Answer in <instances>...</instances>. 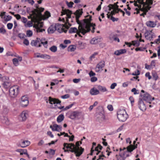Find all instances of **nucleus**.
<instances>
[{
	"mask_svg": "<svg viewBox=\"0 0 160 160\" xmlns=\"http://www.w3.org/2000/svg\"><path fill=\"white\" fill-rule=\"evenodd\" d=\"M137 145H130L127 148H124L123 149L120 148L119 155L122 158V160H125L126 158L131 156L132 154V152L137 148Z\"/></svg>",
	"mask_w": 160,
	"mask_h": 160,
	"instance_id": "f03ea898",
	"label": "nucleus"
},
{
	"mask_svg": "<svg viewBox=\"0 0 160 160\" xmlns=\"http://www.w3.org/2000/svg\"><path fill=\"white\" fill-rule=\"evenodd\" d=\"M99 114L101 116V118L104 119L105 118V116L104 115V112L103 110H102L101 112L99 113Z\"/></svg>",
	"mask_w": 160,
	"mask_h": 160,
	"instance_id": "864d4df0",
	"label": "nucleus"
},
{
	"mask_svg": "<svg viewBox=\"0 0 160 160\" xmlns=\"http://www.w3.org/2000/svg\"><path fill=\"white\" fill-rule=\"evenodd\" d=\"M100 39L98 38H93L90 41V43L92 44H96L100 42Z\"/></svg>",
	"mask_w": 160,
	"mask_h": 160,
	"instance_id": "a878e982",
	"label": "nucleus"
},
{
	"mask_svg": "<svg viewBox=\"0 0 160 160\" xmlns=\"http://www.w3.org/2000/svg\"><path fill=\"white\" fill-rule=\"evenodd\" d=\"M140 96L142 100L150 104L151 103V102L155 99L154 97L152 98L151 96L149 94L143 90H141Z\"/></svg>",
	"mask_w": 160,
	"mask_h": 160,
	"instance_id": "20e7f679",
	"label": "nucleus"
},
{
	"mask_svg": "<svg viewBox=\"0 0 160 160\" xmlns=\"http://www.w3.org/2000/svg\"><path fill=\"white\" fill-rule=\"evenodd\" d=\"M90 93L92 95H96L99 93V90L93 87L90 89Z\"/></svg>",
	"mask_w": 160,
	"mask_h": 160,
	"instance_id": "412c9836",
	"label": "nucleus"
},
{
	"mask_svg": "<svg viewBox=\"0 0 160 160\" xmlns=\"http://www.w3.org/2000/svg\"><path fill=\"white\" fill-rule=\"evenodd\" d=\"M18 37L21 39H24L25 38V37H26L24 34L22 33H20L18 34Z\"/></svg>",
	"mask_w": 160,
	"mask_h": 160,
	"instance_id": "49530a36",
	"label": "nucleus"
},
{
	"mask_svg": "<svg viewBox=\"0 0 160 160\" xmlns=\"http://www.w3.org/2000/svg\"><path fill=\"white\" fill-rule=\"evenodd\" d=\"M110 19L112 21V22H114L115 21H117L119 19L118 18H115L114 17H113V16H111V18H110Z\"/></svg>",
	"mask_w": 160,
	"mask_h": 160,
	"instance_id": "13d9d810",
	"label": "nucleus"
},
{
	"mask_svg": "<svg viewBox=\"0 0 160 160\" xmlns=\"http://www.w3.org/2000/svg\"><path fill=\"white\" fill-rule=\"evenodd\" d=\"M41 44H42L44 46V47L47 48L48 46V42L47 41H46L44 42H43L41 41Z\"/></svg>",
	"mask_w": 160,
	"mask_h": 160,
	"instance_id": "338daca9",
	"label": "nucleus"
},
{
	"mask_svg": "<svg viewBox=\"0 0 160 160\" xmlns=\"http://www.w3.org/2000/svg\"><path fill=\"white\" fill-rule=\"evenodd\" d=\"M132 106H133L134 102V99L132 96H130L129 98Z\"/></svg>",
	"mask_w": 160,
	"mask_h": 160,
	"instance_id": "3c124183",
	"label": "nucleus"
},
{
	"mask_svg": "<svg viewBox=\"0 0 160 160\" xmlns=\"http://www.w3.org/2000/svg\"><path fill=\"white\" fill-rule=\"evenodd\" d=\"M151 8V6L149 5H146L142 7V6L139 7L140 10L143 12L144 15H146L147 12Z\"/></svg>",
	"mask_w": 160,
	"mask_h": 160,
	"instance_id": "4468645a",
	"label": "nucleus"
},
{
	"mask_svg": "<svg viewBox=\"0 0 160 160\" xmlns=\"http://www.w3.org/2000/svg\"><path fill=\"white\" fill-rule=\"evenodd\" d=\"M58 125L54 124L50 126V128L52 129L53 131H57L58 132H60V130L58 129Z\"/></svg>",
	"mask_w": 160,
	"mask_h": 160,
	"instance_id": "cd10ccee",
	"label": "nucleus"
},
{
	"mask_svg": "<svg viewBox=\"0 0 160 160\" xmlns=\"http://www.w3.org/2000/svg\"><path fill=\"white\" fill-rule=\"evenodd\" d=\"M107 108L110 111H112L113 110L112 106L111 105H109L107 106Z\"/></svg>",
	"mask_w": 160,
	"mask_h": 160,
	"instance_id": "774afa93",
	"label": "nucleus"
},
{
	"mask_svg": "<svg viewBox=\"0 0 160 160\" xmlns=\"http://www.w3.org/2000/svg\"><path fill=\"white\" fill-rule=\"evenodd\" d=\"M66 2L67 5L69 8H72V7L73 5L74 4L73 2H68V1H66Z\"/></svg>",
	"mask_w": 160,
	"mask_h": 160,
	"instance_id": "37998d69",
	"label": "nucleus"
},
{
	"mask_svg": "<svg viewBox=\"0 0 160 160\" xmlns=\"http://www.w3.org/2000/svg\"><path fill=\"white\" fill-rule=\"evenodd\" d=\"M35 7L36 9H34L31 11L32 13L30 15L32 18L34 19H36L39 15H42L41 12L43 11L44 8H39V5L38 4L35 5Z\"/></svg>",
	"mask_w": 160,
	"mask_h": 160,
	"instance_id": "7ed1b4c3",
	"label": "nucleus"
},
{
	"mask_svg": "<svg viewBox=\"0 0 160 160\" xmlns=\"http://www.w3.org/2000/svg\"><path fill=\"white\" fill-rule=\"evenodd\" d=\"M41 58L49 59H50V56L46 54H41Z\"/></svg>",
	"mask_w": 160,
	"mask_h": 160,
	"instance_id": "58836bf2",
	"label": "nucleus"
},
{
	"mask_svg": "<svg viewBox=\"0 0 160 160\" xmlns=\"http://www.w3.org/2000/svg\"><path fill=\"white\" fill-rule=\"evenodd\" d=\"M2 85L4 88H8L10 86L11 84L10 82L9 81L3 82Z\"/></svg>",
	"mask_w": 160,
	"mask_h": 160,
	"instance_id": "c9c22d12",
	"label": "nucleus"
},
{
	"mask_svg": "<svg viewBox=\"0 0 160 160\" xmlns=\"http://www.w3.org/2000/svg\"><path fill=\"white\" fill-rule=\"evenodd\" d=\"M64 117L63 114H61L59 115L57 118V121L58 122L60 123L64 119Z\"/></svg>",
	"mask_w": 160,
	"mask_h": 160,
	"instance_id": "c85d7f7f",
	"label": "nucleus"
},
{
	"mask_svg": "<svg viewBox=\"0 0 160 160\" xmlns=\"http://www.w3.org/2000/svg\"><path fill=\"white\" fill-rule=\"evenodd\" d=\"M61 28V25L59 24H56L55 25H52L48 29V33L49 34L53 33L56 30L61 32H60Z\"/></svg>",
	"mask_w": 160,
	"mask_h": 160,
	"instance_id": "0eeeda50",
	"label": "nucleus"
},
{
	"mask_svg": "<svg viewBox=\"0 0 160 160\" xmlns=\"http://www.w3.org/2000/svg\"><path fill=\"white\" fill-rule=\"evenodd\" d=\"M83 13L82 9H78L77 10L74 14L76 16V19L77 23L79 25L78 29L76 28L73 27L71 28L69 30L68 32L69 33H77L79 37H82L80 33H81L83 35H84L85 33L90 30L89 29H87V26L88 24L87 23L85 20H82L80 21L79 18L82 15Z\"/></svg>",
	"mask_w": 160,
	"mask_h": 160,
	"instance_id": "f257e3e1",
	"label": "nucleus"
},
{
	"mask_svg": "<svg viewBox=\"0 0 160 160\" xmlns=\"http://www.w3.org/2000/svg\"><path fill=\"white\" fill-rule=\"evenodd\" d=\"M128 115L125 109L119 110L117 112V118L122 122L125 121L128 118Z\"/></svg>",
	"mask_w": 160,
	"mask_h": 160,
	"instance_id": "39448f33",
	"label": "nucleus"
},
{
	"mask_svg": "<svg viewBox=\"0 0 160 160\" xmlns=\"http://www.w3.org/2000/svg\"><path fill=\"white\" fill-rule=\"evenodd\" d=\"M97 88L99 91L102 92H104L107 91V89L105 87L102 86L101 85L98 86Z\"/></svg>",
	"mask_w": 160,
	"mask_h": 160,
	"instance_id": "2f4dec72",
	"label": "nucleus"
},
{
	"mask_svg": "<svg viewBox=\"0 0 160 160\" xmlns=\"http://www.w3.org/2000/svg\"><path fill=\"white\" fill-rule=\"evenodd\" d=\"M138 107L142 111H144L146 110V106L144 103L143 100L141 98H140L138 101Z\"/></svg>",
	"mask_w": 160,
	"mask_h": 160,
	"instance_id": "f3484780",
	"label": "nucleus"
},
{
	"mask_svg": "<svg viewBox=\"0 0 160 160\" xmlns=\"http://www.w3.org/2000/svg\"><path fill=\"white\" fill-rule=\"evenodd\" d=\"M29 104L28 98L26 96H22L21 98L20 104L22 107H25L28 106Z\"/></svg>",
	"mask_w": 160,
	"mask_h": 160,
	"instance_id": "9d476101",
	"label": "nucleus"
},
{
	"mask_svg": "<svg viewBox=\"0 0 160 160\" xmlns=\"http://www.w3.org/2000/svg\"><path fill=\"white\" fill-rule=\"evenodd\" d=\"M152 79L155 81H157L159 77L157 73L155 72H153L152 73Z\"/></svg>",
	"mask_w": 160,
	"mask_h": 160,
	"instance_id": "7c9ffc66",
	"label": "nucleus"
},
{
	"mask_svg": "<svg viewBox=\"0 0 160 160\" xmlns=\"http://www.w3.org/2000/svg\"><path fill=\"white\" fill-rule=\"evenodd\" d=\"M12 62L13 64L15 66H17L18 65V59L14 58L12 59Z\"/></svg>",
	"mask_w": 160,
	"mask_h": 160,
	"instance_id": "79ce46f5",
	"label": "nucleus"
},
{
	"mask_svg": "<svg viewBox=\"0 0 160 160\" xmlns=\"http://www.w3.org/2000/svg\"><path fill=\"white\" fill-rule=\"evenodd\" d=\"M26 35L27 37H31L32 35V32L31 30H28L26 31Z\"/></svg>",
	"mask_w": 160,
	"mask_h": 160,
	"instance_id": "a19ab883",
	"label": "nucleus"
},
{
	"mask_svg": "<svg viewBox=\"0 0 160 160\" xmlns=\"http://www.w3.org/2000/svg\"><path fill=\"white\" fill-rule=\"evenodd\" d=\"M43 27V24L42 23H39L37 25H35L33 26V28H35L34 31L37 32H41L45 31V30L44 29H41V28Z\"/></svg>",
	"mask_w": 160,
	"mask_h": 160,
	"instance_id": "ddd939ff",
	"label": "nucleus"
},
{
	"mask_svg": "<svg viewBox=\"0 0 160 160\" xmlns=\"http://www.w3.org/2000/svg\"><path fill=\"white\" fill-rule=\"evenodd\" d=\"M50 50L53 52H55L57 50V47L55 46H53L50 48Z\"/></svg>",
	"mask_w": 160,
	"mask_h": 160,
	"instance_id": "a18cd8bd",
	"label": "nucleus"
},
{
	"mask_svg": "<svg viewBox=\"0 0 160 160\" xmlns=\"http://www.w3.org/2000/svg\"><path fill=\"white\" fill-rule=\"evenodd\" d=\"M23 43L26 46H28L29 44V41L28 39H24L23 42Z\"/></svg>",
	"mask_w": 160,
	"mask_h": 160,
	"instance_id": "e2e57ef3",
	"label": "nucleus"
},
{
	"mask_svg": "<svg viewBox=\"0 0 160 160\" xmlns=\"http://www.w3.org/2000/svg\"><path fill=\"white\" fill-rule=\"evenodd\" d=\"M132 45L135 47H138L140 44L138 40H135L132 41Z\"/></svg>",
	"mask_w": 160,
	"mask_h": 160,
	"instance_id": "e433bc0d",
	"label": "nucleus"
},
{
	"mask_svg": "<svg viewBox=\"0 0 160 160\" xmlns=\"http://www.w3.org/2000/svg\"><path fill=\"white\" fill-rule=\"evenodd\" d=\"M28 116V114L27 112L26 111H23L21 113L19 117V119L22 121H25L26 120Z\"/></svg>",
	"mask_w": 160,
	"mask_h": 160,
	"instance_id": "dca6fc26",
	"label": "nucleus"
},
{
	"mask_svg": "<svg viewBox=\"0 0 160 160\" xmlns=\"http://www.w3.org/2000/svg\"><path fill=\"white\" fill-rule=\"evenodd\" d=\"M126 52L127 50L126 49H121L115 51L114 54L117 56H119L120 54L125 53Z\"/></svg>",
	"mask_w": 160,
	"mask_h": 160,
	"instance_id": "b1692460",
	"label": "nucleus"
},
{
	"mask_svg": "<svg viewBox=\"0 0 160 160\" xmlns=\"http://www.w3.org/2000/svg\"><path fill=\"white\" fill-rule=\"evenodd\" d=\"M13 25L12 23H9L7 24V28L8 29H11L13 27Z\"/></svg>",
	"mask_w": 160,
	"mask_h": 160,
	"instance_id": "5fc2aeb1",
	"label": "nucleus"
},
{
	"mask_svg": "<svg viewBox=\"0 0 160 160\" xmlns=\"http://www.w3.org/2000/svg\"><path fill=\"white\" fill-rule=\"evenodd\" d=\"M154 0H146V3L148 5L151 6L153 4Z\"/></svg>",
	"mask_w": 160,
	"mask_h": 160,
	"instance_id": "603ef678",
	"label": "nucleus"
},
{
	"mask_svg": "<svg viewBox=\"0 0 160 160\" xmlns=\"http://www.w3.org/2000/svg\"><path fill=\"white\" fill-rule=\"evenodd\" d=\"M50 152L49 153V154L50 155H53L55 154V152L56 150H54L52 149H50Z\"/></svg>",
	"mask_w": 160,
	"mask_h": 160,
	"instance_id": "052dcab7",
	"label": "nucleus"
},
{
	"mask_svg": "<svg viewBox=\"0 0 160 160\" xmlns=\"http://www.w3.org/2000/svg\"><path fill=\"white\" fill-rule=\"evenodd\" d=\"M30 144V142L28 140H21L20 142V146L22 148L26 147Z\"/></svg>",
	"mask_w": 160,
	"mask_h": 160,
	"instance_id": "aec40b11",
	"label": "nucleus"
},
{
	"mask_svg": "<svg viewBox=\"0 0 160 160\" xmlns=\"http://www.w3.org/2000/svg\"><path fill=\"white\" fill-rule=\"evenodd\" d=\"M146 24L148 27L153 28L155 27L156 24L154 22L152 21H148L147 22Z\"/></svg>",
	"mask_w": 160,
	"mask_h": 160,
	"instance_id": "bb28decb",
	"label": "nucleus"
},
{
	"mask_svg": "<svg viewBox=\"0 0 160 160\" xmlns=\"http://www.w3.org/2000/svg\"><path fill=\"white\" fill-rule=\"evenodd\" d=\"M89 17V18H86L83 19V20H85V21L88 24V25L87 26V29H90V30L88 32H89L91 30L90 27H92V30L91 32L92 33H94V29H95V28L94 27L96 26L95 24H93L91 22V21L92 20V16L90 15H88L87 16V17Z\"/></svg>",
	"mask_w": 160,
	"mask_h": 160,
	"instance_id": "1a4fd4ad",
	"label": "nucleus"
},
{
	"mask_svg": "<svg viewBox=\"0 0 160 160\" xmlns=\"http://www.w3.org/2000/svg\"><path fill=\"white\" fill-rule=\"evenodd\" d=\"M145 49V48H142L141 47H140L137 48H136L135 50L136 51H143Z\"/></svg>",
	"mask_w": 160,
	"mask_h": 160,
	"instance_id": "680f3d73",
	"label": "nucleus"
},
{
	"mask_svg": "<svg viewBox=\"0 0 160 160\" xmlns=\"http://www.w3.org/2000/svg\"><path fill=\"white\" fill-rule=\"evenodd\" d=\"M76 146L74 145V147H72V149L76 150L77 151L75 153L76 157H79L82 153L84 149L82 147H79V142H77L76 143Z\"/></svg>",
	"mask_w": 160,
	"mask_h": 160,
	"instance_id": "6e6552de",
	"label": "nucleus"
},
{
	"mask_svg": "<svg viewBox=\"0 0 160 160\" xmlns=\"http://www.w3.org/2000/svg\"><path fill=\"white\" fill-rule=\"evenodd\" d=\"M150 35V33L148 32H145V38L147 39H149L150 41H152V39L155 37V35L154 34H152L151 35V36H149Z\"/></svg>",
	"mask_w": 160,
	"mask_h": 160,
	"instance_id": "4be33fe9",
	"label": "nucleus"
},
{
	"mask_svg": "<svg viewBox=\"0 0 160 160\" xmlns=\"http://www.w3.org/2000/svg\"><path fill=\"white\" fill-rule=\"evenodd\" d=\"M73 105V104H70V105L67 106L65 108H64L63 109V111H65L66 110L70 108H71Z\"/></svg>",
	"mask_w": 160,
	"mask_h": 160,
	"instance_id": "bf43d9fd",
	"label": "nucleus"
},
{
	"mask_svg": "<svg viewBox=\"0 0 160 160\" xmlns=\"http://www.w3.org/2000/svg\"><path fill=\"white\" fill-rule=\"evenodd\" d=\"M72 13V12L69 9H64L63 10L62 14L63 15L66 14L67 15V21H68V18H71V15Z\"/></svg>",
	"mask_w": 160,
	"mask_h": 160,
	"instance_id": "6ab92c4d",
	"label": "nucleus"
},
{
	"mask_svg": "<svg viewBox=\"0 0 160 160\" xmlns=\"http://www.w3.org/2000/svg\"><path fill=\"white\" fill-rule=\"evenodd\" d=\"M65 152H70L72 153H74L75 154L77 153V151L76 150L72 149V147L71 149H65L64 151Z\"/></svg>",
	"mask_w": 160,
	"mask_h": 160,
	"instance_id": "ea45409f",
	"label": "nucleus"
},
{
	"mask_svg": "<svg viewBox=\"0 0 160 160\" xmlns=\"http://www.w3.org/2000/svg\"><path fill=\"white\" fill-rule=\"evenodd\" d=\"M105 65V62L104 61H101L98 63L97 65L96 71V72H98L100 71V69H101L104 67Z\"/></svg>",
	"mask_w": 160,
	"mask_h": 160,
	"instance_id": "a211bd4d",
	"label": "nucleus"
},
{
	"mask_svg": "<svg viewBox=\"0 0 160 160\" xmlns=\"http://www.w3.org/2000/svg\"><path fill=\"white\" fill-rule=\"evenodd\" d=\"M76 49V47L75 46L71 45L68 47V51L73 52Z\"/></svg>",
	"mask_w": 160,
	"mask_h": 160,
	"instance_id": "473e14b6",
	"label": "nucleus"
},
{
	"mask_svg": "<svg viewBox=\"0 0 160 160\" xmlns=\"http://www.w3.org/2000/svg\"><path fill=\"white\" fill-rule=\"evenodd\" d=\"M145 76L146 77L148 78L149 80H150L152 78V77L150 75V73L149 72H146L145 74Z\"/></svg>",
	"mask_w": 160,
	"mask_h": 160,
	"instance_id": "6e6d98bb",
	"label": "nucleus"
},
{
	"mask_svg": "<svg viewBox=\"0 0 160 160\" xmlns=\"http://www.w3.org/2000/svg\"><path fill=\"white\" fill-rule=\"evenodd\" d=\"M41 40L39 38H37L36 40H32L31 45L32 46H35L36 47H40L42 45L41 44Z\"/></svg>",
	"mask_w": 160,
	"mask_h": 160,
	"instance_id": "f8f14e48",
	"label": "nucleus"
},
{
	"mask_svg": "<svg viewBox=\"0 0 160 160\" xmlns=\"http://www.w3.org/2000/svg\"><path fill=\"white\" fill-rule=\"evenodd\" d=\"M19 92V87L17 86H13L9 88V94L12 97L15 98L16 97Z\"/></svg>",
	"mask_w": 160,
	"mask_h": 160,
	"instance_id": "423d86ee",
	"label": "nucleus"
},
{
	"mask_svg": "<svg viewBox=\"0 0 160 160\" xmlns=\"http://www.w3.org/2000/svg\"><path fill=\"white\" fill-rule=\"evenodd\" d=\"M45 15L47 18H48L51 16L50 13L48 11H46L45 12Z\"/></svg>",
	"mask_w": 160,
	"mask_h": 160,
	"instance_id": "4d7b16f0",
	"label": "nucleus"
},
{
	"mask_svg": "<svg viewBox=\"0 0 160 160\" xmlns=\"http://www.w3.org/2000/svg\"><path fill=\"white\" fill-rule=\"evenodd\" d=\"M1 80L3 82L9 81V78L8 76H5L2 77Z\"/></svg>",
	"mask_w": 160,
	"mask_h": 160,
	"instance_id": "72a5a7b5",
	"label": "nucleus"
},
{
	"mask_svg": "<svg viewBox=\"0 0 160 160\" xmlns=\"http://www.w3.org/2000/svg\"><path fill=\"white\" fill-rule=\"evenodd\" d=\"M98 54V52H95L89 58L90 61H92L93 59L95 58V56Z\"/></svg>",
	"mask_w": 160,
	"mask_h": 160,
	"instance_id": "c03bdc74",
	"label": "nucleus"
},
{
	"mask_svg": "<svg viewBox=\"0 0 160 160\" xmlns=\"http://www.w3.org/2000/svg\"><path fill=\"white\" fill-rule=\"evenodd\" d=\"M6 32V30L4 29V28L2 27L0 28V32L2 34H5Z\"/></svg>",
	"mask_w": 160,
	"mask_h": 160,
	"instance_id": "8fccbe9b",
	"label": "nucleus"
},
{
	"mask_svg": "<svg viewBox=\"0 0 160 160\" xmlns=\"http://www.w3.org/2000/svg\"><path fill=\"white\" fill-rule=\"evenodd\" d=\"M113 5L112 4H109V5L106 6V7H104L105 11L108 13H110V11H111L112 9H113Z\"/></svg>",
	"mask_w": 160,
	"mask_h": 160,
	"instance_id": "393cba45",
	"label": "nucleus"
},
{
	"mask_svg": "<svg viewBox=\"0 0 160 160\" xmlns=\"http://www.w3.org/2000/svg\"><path fill=\"white\" fill-rule=\"evenodd\" d=\"M98 80V79L96 77H92L91 78V81L92 82H94Z\"/></svg>",
	"mask_w": 160,
	"mask_h": 160,
	"instance_id": "0e129e2a",
	"label": "nucleus"
},
{
	"mask_svg": "<svg viewBox=\"0 0 160 160\" xmlns=\"http://www.w3.org/2000/svg\"><path fill=\"white\" fill-rule=\"evenodd\" d=\"M64 147L62 148L63 150H65V148L67 149H71L72 147H74V144L72 143H64L63 144Z\"/></svg>",
	"mask_w": 160,
	"mask_h": 160,
	"instance_id": "5701e85b",
	"label": "nucleus"
},
{
	"mask_svg": "<svg viewBox=\"0 0 160 160\" xmlns=\"http://www.w3.org/2000/svg\"><path fill=\"white\" fill-rule=\"evenodd\" d=\"M136 2L140 4L141 5H142L143 7L146 5H148V4H147L146 3V2H144V1H142V0H137Z\"/></svg>",
	"mask_w": 160,
	"mask_h": 160,
	"instance_id": "4c0bfd02",
	"label": "nucleus"
},
{
	"mask_svg": "<svg viewBox=\"0 0 160 160\" xmlns=\"http://www.w3.org/2000/svg\"><path fill=\"white\" fill-rule=\"evenodd\" d=\"M48 101H49V103L51 104H54V108H56L57 107V105L55 104H60L61 103V101L59 100V99L55 98H52L51 97H49L48 98Z\"/></svg>",
	"mask_w": 160,
	"mask_h": 160,
	"instance_id": "9b49d317",
	"label": "nucleus"
},
{
	"mask_svg": "<svg viewBox=\"0 0 160 160\" xmlns=\"http://www.w3.org/2000/svg\"><path fill=\"white\" fill-rule=\"evenodd\" d=\"M33 23L32 22L30 21H28L26 25H25L26 27H30L32 26Z\"/></svg>",
	"mask_w": 160,
	"mask_h": 160,
	"instance_id": "09e8293b",
	"label": "nucleus"
},
{
	"mask_svg": "<svg viewBox=\"0 0 160 160\" xmlns=\"http://www.w3.org/2000/svg\"><path fill=\"white\" fill-rule=\"evenodd\" d=\"M80 113L78 111H74L72 112L69 118L72 119H78V117L80 116Z\"/></svg>",
	"mask_w": 160,
	"mask_h": 160,
	"instance_id": "2eb2a0df",
	"label": "nucleus"
},
{
	"mask_svg": "<svg viewBox=\"0 0 160 160\" xmlns=\"http://www.w3.org/2000/svg\"><path fill=\"white\" fill-rule=\"evenodd\" d=\"M70 97V95L68 94H66L64 95L61 96V98L62 99H67Z\"/></svg>",
	"mask_w": 160,
	"mask_h": 160,
	"instance_id": "69168bd1",
	"label": "nucleus"
},
{
	"mask_svg": "<svg viewBox=\"0 0 160 160\" xmlns=\"http://www.w3.org/2000/svg\"><path fill=\"white\" fill-rule=\"evenodd\" d=\"M3 18L6 22L10 20L12 18V17L9 15L5 16L3 17Z\"/></svg>",
	"mask_w": 160,
	"mask_h": 160,
	"instance_id": "f704fd0d",
	"label": "nucleus"
},
{
	"mask_svg": "<svg viewBox=\"0 0 160 160\" xmlns=\"http://www.w3.org/2000/svg\"><path fill=\"white\" fill-rule=\"evenodd\" d=\"M131 92H133V94L134 95H136L137 94H138L139 93V92L138 91V90H136L135 88H133L131 90Z\"/></svg>",
	"mask_w": 160,
	"mask_h": 160,
	"instance_id": "de8ad7c7",
	"label": "nucleus"
},
{
	"mask_svg": "<svg viewBox=\"0 0 160 160\" xmlns=\"http://www.w3.org/2000/svg\"><path fill=\"white\" fill-rule=\"evenodd\" d=\"M16 151L17 152H19L21 155H23V154H27V150L26 149H17Z\"/></svg>",
	"mask_w": 160,
	"mask_h": 160,
	"instance_id": "c756f323",
	"label": "nucleus"
}]
</instances>
